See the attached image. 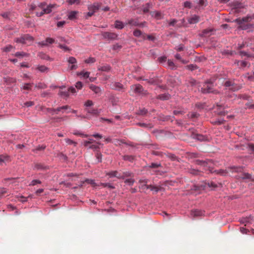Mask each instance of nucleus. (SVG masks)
I'll list each match as a JSON object with an SVG mask.
<instances>
[{"instance_id": "f257e3e1", "label": "nucleus", "mask_w": 254, "mask_h": 254, "mask_svg": "<svg viewBox=\"0 0 254 254\" xmlns=\"http://www.w3.org/2000/svg\"><path fill=\"white\" fill-rule=\"evenodd\" d=\"M48 112L52 114V115H54L55 114H58L59 112H62V113H69L71 112L74 114L76 113V111L74 110H71L69 106H64L59 108H58L57 109H49Z\"/></svg>"}, {"instance_id": "f03ea898", "label": "nucleus", "mask_w": 254, "mask_h": 254, "mask_svg": "<svg viewBox=\"0 0 254 254\" xmlns=\"http://www.w3.org/2000/svg\"><path fill=\"white\" fill-rule=\"evenodd\" d=\"M44 3L41 2L38 4L31 3L28 5L29 10L32 13H35L37 16V12H40L43 8Z\"/></svg>"}, {"instance_id": "7ed1b4c3", "label": "nucleus", "mask_w": 254, "mask_h": 254, "mask_svg": "<svg viewBox=\"0 0 254 254\" xmlns=\"http://www.w3.org/2000/svg\"><path fill=\"white\" fill-rule=\"evenodd\" d=\"M100 7V5L98 3H94L89 5L88 7L89 11L85 15L86 18L92 16L94 13L99 9Z\"/></svg>"}, {"instance_id": "20e7f679", "label": "nucleus", "mask_w": 254, "mask_h": 254, "mask_svg": "<svg viewBox=\"0 0 254 254\" xmlns=\"http://www.w3.org/2000/svg\"><path fill=\"white\" fill-rule=\"evenodd\" d=\"M33 40L34 38L32 36L29 35H25L20 38H16L15 40V41L16 43H21L25 44H30L31 43L33 42Z\"/></svg>"}, {"instance_id": "39448f33", "label": "nucleus", "mask_w": 254, "mask_h": 254, "mask_svg": "<svg viewBox=\"0 0 254 254\" xmlns=\"http://www.w3.org/2000/svg\"><path fill=\"white\" fill-rule=\"evenodd\" d=\"M57 7V5L55 4H50L45 8V4L44 3L43 8L40 12H37V16L40 17L43 15L45 13H50L52 9L55 8Z\"/></svg>"}, {"instance_id": "423d86ee", "label": "nucleus", "mask_w": 254, "mask_h": 254, "mask_svg": "<svg viewBox=\"0 0 254 254\" xmlns=\"http://www.w3.org/2000/svg\"><path fill=\"white\" fill-rule=\"evenodd\" d=\"M68 69L70 70H75L77 68V61L74 57H70L67 59Z\"/></svg>"}, {"instance_id": "0eeeda50", "label": "nucleus", "mask_w": 254, "mask_h": 254, "mask_svg": "<svg viewBox=\"0 0 254 254\" xmlns=\"http://www.w3.org/2000/svg\"><path fill=\"white\" fill-rule=\"evenodd\" d=\"M69 92L73 94H74L76 92L75 89L73 87H71L67 90L65 89V87H64L61 88V90L59 92V94L61 96L67 97L69 95Z\"/></svg>"}, {"instance_id": "6e6552de", "label": "nucleus", "mask_w": 254, "mask_h": 254, "mask_svg": "<svg viewBox=\"0 0 254 254\" xmlns=\"http://www.w3.org/2000/svg\"><path fill=\"white\" fill-rule=\"evenodd\" d=\"M213 85L212 83L209 82H206L203 87L201 88L202 92L204 93H212L214 92L213 90Z\"/></svg>"}, {"instance_id": "1a4fd4ad", "label": "nucleus", "mask_w": 254, "mask_h": 254, "mask_svg": "<svg viewBox=\"0 0 254 254\" xmlns=\"http://www.w3.org/2000/svg\"><path fill=\"white\" fill-rule=\"evenodd\" d=\"M205 212L204 211L198 209L192 210L190 212V216L193 217H197L204 216Z\"/></svg>"}, {"instance_id": "9d476101", "label": "nucleus", "mask_w": 254, "mask_h": 254, "mask_svg": "<svg viewBox=\"0 0 254 254\" xmlns=\"http://www.w3.org/2000/svg\"><path fill=\"white\" fill-rule=\"evenodd\" d=\"M93 143V140L92 139H89L88 140H86L84 141V145L86 147H89L90 148L92 149H97L99 148V144L97 143V144H92Z\"/></svg>"}, {"instance_id": "9b49d317", "label": "nucleus", "mask_w": 254, "mask_h": 254, "mask_svg": "<svg viewBox=\"0 0 254 254\" xmlns=\"http://www.w3.org/2000/svg\"><path fill=\"white\" fill-rule=\"evenodd\" d=\"M102 36L105 39H108L110 40H114L117 39L118 35L115 33H111V32H104L102 34Z\"/></svg>"}, {"instance_id": "f8f14e48", "label": "nucleus", "mask_w": 254, "mask_h": 254, "mask_svg": "<svg viewBox=\"0 0 254 254\" xmlns=\"http://www.w3.org/2000/svg\"><path fill=\"white\" fill-rule=\"evenodd\" d=\"M55 42V40L51 38H47L45 41L41 42L39 43L40 45L42 46H48L50 44H52Z\"/></svg>"}, {"instance_id": "ddd939ff", "label": "nucleus", "mask_w": 254, "mask_h": 254, "mask_svg": "<svg viewBox=\"0 0 254 254\" xmlns=\"http://www.w3.org/2000/svg\"><path fill=\"white\" fill-rule=\"evenodd\" d=\"M253 221H254V217L252 216L243 218L241 220V223L246 224L245 225L249 223L252 224Z\"/></svg>"}, {"instance_id": "4468645a", "label": "nucleus", "mask_w": 254, "mask_h": 254, "mask_svg": "<svg viewBox=\"0 0 254 254\" xmlns=\"http://www.w3.org/2000/svg\"><path fill=\"white\" fill-rule=\"evenodd\" d=\"M131 89L134 90V92L137 93H140L143 90L142 87L139 84L132 85L131 86Z\"/></svg>"}, {"instance_id": "2eb2a0df", "label": "nucleus", "mask_w": 254, "mask_h": 254, "mask_svg": "<svg viewBox=\"0 0 254 254\" xmlns=\"http://www.w3.org/2000/svg\"><path fill=\"white\" fill-rule=\"evenodd\" d=\"M10 161L9 157L7 155H0V164L2 165L3 164Z\"/></svg>"}, {"instance_id": "dca6fc26", "label": "nucleus", "mask_w": 254, "mask_h": 254, "mask_svg": "<svg viewBox=\"0 0 254 254\" xmlns=\"http://www.w3.org/2000/svg\"><path fill=\"white\" fill-rule=\"evenodd\" d=\"M233 6H234L233 9H234V12H240V10H239V9L244 8V6H243L242 4H241L240 3H238L237 2L234 3Z\"/></svg>"}, {"instance_id": "f3484780", "label": "nucleus", "mask_w": 254, "mask_h": 254, "mask_svg": "<svg viewBox=\"0 0 254 254\" xmlns=\"http://www.w3.org/2000/svg\"><path fill=\"white\" fill-rule=\"evenodd\" d=\"M199 21V17L196 15H193L188 19L190 24H195Z\"/></svg>"}, {"instance_id": "a211bd4d", "label": "nucleus", "mask_w": 254, "mask_h": 254, "mask_svg": "<svg viewBox=\"0 0 254 254\" xmlns=\"http://www.w3.org/2000/svg\"><path fill=\"white\" fill-rule=\"evenodd\" d=\"M78 12L77 11H71L68 14V18L70 20H74L76 18Z\"/></svg>"}, {"instance_id": "6ab92c4d", "label": "nucleus", "mask_w": 254, "mask_h": 254, "mask_svg": "<svg viewBox=\"0 0 254 254\" xmlns=\"http://www.w3.org/2000/svg\"><path fill=\"white\" fill-rule=\"evenodd\" d=\"M107 175L109 176L110 177H116L119 179L123 178V176L120 174L118 175V172L117 171H111L108 173Z\"/></svg>"}, {"instance_id": "aec40b11", "label": "nucleus", "mask_w": 254, "mask_h": 254, "mask_svg": "<svg viewBox=\"0 0 254 254\" xmlns=\"http://www.w3.org/2000/svg\"><path fill=\"white\" fill-rule=\"evenodd\" d=\"M78 76H80L83 78H87L89 77L90 72L88 71H81L77 73Z\"/></svg>"}, {"instance_id": "412c9836", "label": "nucleus", "mask_w": 254, "mask_h": 254, "mask_svg": "<svg viewBox=\"0 0 254 254\" xmlns=\"http://www.w3.org/2000/svg\"><path fill=\"white\" fill-rule=\"evenodd\" d=\"M86 111L88 113L96 116H98L100 112V111L98 110L97 109H86Z\"/></svg>"}, {"instance_id": "4be33fe9", "label": "nucleus", "mask_w": 254, "mask_h": 254, "mask_svg": "<svg viewBox=\"0 0 254 254\" xmlns=\"http://www.w3.org/2000/svg\"><path fill=\"white\" fill-rule=\"evenodd\" d=\"M125 26V24L122 21L116 20L115 23V27L118 29H122Z\"/></svg>"}, {"instance_id": "5701e85b", "label": "nucleus", "mask_w": 254, "mask_h": 254, "mask_svg": "<svg viewBox=\"0 0 254 254\" xmlns=\"http://www.w3.org/2000/svg\"><path fill=\"white\" fill-rule=\"evenodd\" d=\"M215 112L219 115H224L225 114V112L224 111V109L223 107L221 106L217 105V109Z\"/></svg>"}, {"instance_id": "b1692460", "label": "nucleus", "mask_w": 254, "mask_h": 254, "mask_svg": "<svg viewBox=\"0 0 254 254\" xmlns=\"http://www.w3.org/2000/svg\"><path fill=\"white\" fill-rule=\"evenodd\" d=\"M213 31L212 28H208L204 30L201 33L202 36H208L211 35V33Z\"/></svg>"}, {"instance_id": "393cba45", "label": "nucleus", "mask_w": 254, "mask_h": 254, "mask_svg": "<svg viewBox=\"0 0 254 254\" xmlns=\"http://www.w3.org/2000/svg\"><path fill=\"white\" fill-rule=\"evenodd\" d=\"M89 88L96 94L100 93L101 91V89L98 86L93 84L90 85Z\"/></svg>"}, {"instance_id": "a878e982", "label": "nucleus", "mask_w": 254, "mask_h": 254, "mask_svg": "<svg viewBox=\"0 0 254 254\" xmlns=\"http://www.w3.org/2000/svg\"><path fill=\"white\" fill-rule=\"evenodd\" d=\"M33 83H25L21 88L22 90L29 91L31 90L32 87H33Z\"/></svg>"}, {"instance_id": "bb28decb", "label": "nucleus", "mask_w": 254, "mask_h": 254, "mask_svg": "<svg viewBox=\"0 0 254 254\" xmlns=\"http://www.w3.org/2000/svg\"><path fill=\"white\" fill-rule=\"evenodd\" d=\"M204 188H206L207 187L211 189H214L217 187V185L213 182H210L208 183H205V185L204 186Z\"/></svg>"}, {"instance_id": "cd10ccee", "label": "nucleus", "mask_w": 254, "mask_h": 254, "mask_svg": "<svg viewBox=\"0 0 254 254\" xmlns=\"http://www.w3.org/2000/svg\"><path fill=\"white\" fill-rule=\"evenodd\" d=\"M152 16L157 19H161L163 17L162 14L159 11H154L152 12Z\"/></svg>"}, {"instance_id": "c85d7f7f", "label": "nucleus", "mask_w": 254, "mask_h": 254, "mask_svg": "<svg viewBox=\"0 0 254 254\" xmlns=\"http://www.w3.org/2000/svg\"><path fill=\"white\" fill-rule=\"evenodd\" d=\"M4 81L7 84H10L16 82V79L12 77H5L4 78Z\"/></svg>"}, {"instance_id": "c756f323", "label": "nucleus", "mask_w": 254, "mask_h": 254, "mask_svg": "<svg viewBox=\"0 0 254 254\" xmlns=\"http://www.w3.org/2000/svg\"><path fill=\"white\" fill-rule=\"evenodd\" d=\"M251 19V17L247 16L245 18H242V19L239 18L236 19V21L239 22L240 24L244 22H248L250 21V19Z\"/></svg>"}, {"instance_id": "7c9ffc66", "label": "nucleus", "mask_w": 254, "mask_h": 254, "mask_svg": "<svg viewBox=\"0 0 254 254\" xmlns=\"http://www.w3.org/2000/svg\"><path fill=\"white\" fill-rule=\"evenodd\" d=\"M15 56L18 58H22L24 57H28L29 54L24 52H17L15 53Z\"/></svg>"}, {"instance_id": "2f4dec72", "label": "nucleus", "mask_w": 254, "mask_h": 254, "mask_svg": "<svg viewBox=\"0 0 254 254\" xmlns=\"http://www.w3.org/2000/svg\"><path fill=\"white\" fill-rule=\"evenodd\" d=\"M152 7V4L150 3H147L143 6L142 10L144 13L148 12L149 9Z\"/></svg>"}, {"instance_id": "473e14b6", "label": "nucleus", "mask_w": 254, "mask_h": 254, "mask_svg": "<svg viewBox=\"0 0 254 254\" xmlns=\"http://www.w3.org/2000/svg\"><path fill=\"white\" fill-rule=\"evenodd\" d=\"M37 69L42 72H47L48 70V68L44 65H40L37 67Z\"/></svg>"}, {"instance_id": "72a5a7b5", "label": "nucleus", "mask_w": 254, "mask_h": 254, "mask_svg": "<svg viewBox=\"0 0 254 254\" xmlns=\"http://www.w3.org/2000/svg\"><path fill=\"white\" fill-rule=\"evenodd\" d=\"M110 69H111V67L108 65H104L103 66L99 67V68H98V69L99 70L105 71H108L110 70Z\"/></svg>"}, {"instance_id": "f704fd0d", "label": "nucleus", "mask_w": 254, "mask_h": 254, "mask_svg": "<svg viewBox=\"0 0 254 254\" xmlns=\"http://www.w3.org/2000/svg\"><path fill=\"white\" fill-rule=\"evenodd\" d=\"M39 56L40 58L44 59V60H50V57L48 55H46L45 54H44L43 53H39Z\"/></svg>"}, {"instance_id": "c9c22d12", "label": "nucleus", "mask_w": 254, "mask_h": 254, "mask_svg": "<svg viewBox=\"0 0 254 254\" xmlns=\"http://www.w3.org/2000/svg\"><path fill=\"white\" fill-rule=\"evenodd\" d=\"M95 59L93 57H89L85 60L84 62L86 64H92L95 62Z\"/></svg>"}, {"instance_id": "e433bc0d", "label": "nucleus", "mask_w": 254, "mask_h": 254, "mask_svg": "<svg viewBox=\"0 0 254 254\" xmlns=\"http://www.w3.org/2000/svg\"><path fill=\"white\" fill-rule=\"evenodd\" d=\"M13 47L10 45H9L5 47H4L3 49H2V50L3 51L5 52H10L12 49H13Z\"/></svg>"}, {"instance_id": "4c0bfd02", "label": "nucleus", "mask_w": 254, "mask_h": 254, "mask_svg": "<svg viewBox=\"0 0 254 254\" xmlns=\"http://www.w3.org/2000/svg\"><path fill=\"white\" fill-rule=\"evenodd\" d=\"M115 88L120 90L123 88V85L119 82H116L115 83Z\"/></svg>"}, {"instance_id": "58836bf2", "label": "nucleus", "mask_w": 254, "mask_h": 254, "mask_svg": "<svg viewBox=\"0 0 254 254\" xmlns=\"http://www.w3.org/2000/svg\"><path fill=\"white\" fill-rule=\"evenodd\" d=\"M245 77L247 78L250 81H254V72L251 75H250L249 73H248L245 75Z\"/></svg>"}, {"instance_id": "ea45409f", "label": "nucleus", "mask_w": 254, "mask_h": 254, "mask_svg": "<svg viewBox=\"0 0 254 254\" xmlns=\"http://www.w3.org/2000/svg\"><path fill=\"white\" fill-rule=\"evenodd\" d=\"M170 95L168 94H164L159 95V98L162 100H168L169 99Z\"/></svg>"}, {"instance_id": "a19ab883", "label": "nucleus", "mask_w": 254, "mask_h": 254, "mask_svg": "<svg viewBox=\"0 0 254 254\" xmlns=\"http://www.w3.org/2000/svg\"><path fill=\"white\" fill-rule=\"evenodd\" d=\"M85 182H87L88 184H91L93 187H96L98 185L95 183L94 180H90V179H86Z\"/></svg>"}, {"instance_id": "79ce46f5", "label": "nucleus", "mask_w": 254, "mask_h": 254, "mask_svg": "<svg viewBox=\"0 0 254 254\" xmlns=\"http://www.w3.org/2000/svg\"><path fill=\"white\" fill-rule=\"evenodd\" d=\"M66 1L70 4L79 3L80 0H66Z\"/></svg>"}, {"instance_id": "37998d69", "label": "nucleus", "mask_w": 254, "mask_h": 254, "mask_svg": "<svg viewBox=\"0 0 254 254\" xmlns=\"http://www.w3.org/2000/svg\"><path fill=\"white\" fill-rule=\"evenodd\" d=\"M93 105V103L91 100H87L84 103V105L86 107H89Z\"/></svg>"}, {"instance_id": "c03bdc74", "label": "nucleus", "mask_w": 254, "mask_h": 254, "mask_svg": "<svg viewBox=\"0 0 254 254\" xmlns=\"http://www.w3.org/2000/svg\"><path fill=\"white\" fill-rule=\"evenodd\" d=\"M133 35L135 37H139L142 35V33L139 30H135L133 32Z\"/></svg>"}, {"instance_id": "a18cd8bd", "label": "nucleus", "mask_w": 254, "mask_h": 254, "mask_svg": "<svg viewBox=\"0 0 254 254\" xmlns=\"http://www.w3.org/2000/svg\"><path fill=\"white\" fill-rule=\"evenodd\" d=\"M147 189H150L151 190L155 191L157 192L159 190V189L157 187L152 186H148L147 187Z\"/></svg>"}, {"instance_id": "49530a36", "label": "nucleus", "mask_w": 254, "mask_h": 254, "mask_svg": "<svg viewBox=\"0 0 254 254\" xmlns=\"http://www.w3.org/2000/svg\"><path fill=\"white\" fill-rule=\"evenodd\" d=\"M83 86V84L80 81H78L76 83V84H75V87L78 89V90H80L82 88Z\"/></svg>"}, {"instance_id": "de8ad7c7", "label": "nucleus", "mask_w": 254, "mask_h": 254, "mask_svg": "<svg viewBox=\"0 0 254 254\" xmlns=\"http://www.w3.org/2000/svg\"><path fill=\"white\" fill-rule=\"evenodd\" d=\"M206 0H199L198 1V4L199 7H202L206 5Z\"/></svg>"}, {"instance_id": "09e8293b", "label": "nucleus", "mask_w": 254, "mask_h": 254, "mask_svg": "<svg viewBox=\"0 0 254 254\" xmlns=\"http://www.w3.org/2000/svg\"><path fill=\"white\" fill-rule=\"evenodd\" d=\"M184 6L186 8H190L191 6V3L190 2L187 1L184 3Z\"/></svg>"}, {"instance_id": "8fccbe9b", "label": "nucleus", "mask_w": 254, "mask_h": 254, "mask_svg": "<svg viewBox=\"0 0 254 254\" xmlns=\"http://www.w3.org/2000/svg\"><path fill=\"white\" fill-rule=\"evenodd\" d=\"M17 198H18V200L22 202H24L27 201V198L24 197L23 196H20Z\"/></svg>"}, {"instance_id": "3c124183", "label": "nucleus", "mask_w": 254, "mask_h": 254, "mask_svg": "<svg viewBox=\"0 0 254 254\" xmlns=\"http://www.w3.org/2000/svg\"><path fill=\"white\" fill-rule=\"evenodd\" d=\"M128 23L129 24H130L132 25H134V26H137L138 25V23L137 22H136V21H134V20H132V19L129 20L128 21Z\"/></svg>"}, {"instance_id": "603ef678", "label": "nucleus", "mask_w": 254, "mask_h": 254, "mask_svg": "<svg viewBox=\"0 0 254 254\" xmlns=\"http://www.w3.org/2000/svg\"><path fill=\"white\" fill-rule=\"evenodd\" d=\"M197 139L199 140H201V141H202V140H205V137L202 135H200V134H197L196 135V137H195Z\"/></svg>"}, {"instance_id": "864d4df0", "label": "nucleus", "mask_w": 254, "mask_h": 254, "mask_svg": "<svg viewBox=\"0 0 254 254\" xmlns=\"http://www.w3.org/2000/svg\"><path fill=\"white\" fill-rule=\"evenodd\" d=\"M175 58H176L177 59H178V60H180L181 61V62H182V63H183V64H185V63H187V62L185 61V60H182V59H181V57L180 55L179 54H176V55H175Z\"/></svg>"}, {"instance_id": "5fc2aeb1", "label": "nucleus", "mask_w": 254, "mask_h": 254, "mask_svg": "<svg viewBox=\"0 0 254 254\" xmlns=\"http://www.w3.org/2000/svg\"><path fill=\"white\" fill-rule=\"evenodd\" d=\"M125 183L128 184L129 185H132L134 183V180L132 179H127Z\"/></svg>"}, {"instance_id": "6e6d98bb", "label": "nucleus", "mask_w": 254, "mask_h": 254, "mask_svg": "<svg viewBox=\"0 0 254 254\" xmlns=\"http://www.w3.org/2000/svg\"><path fill=\"white\" fill-rule=\"evenodd\" d=\"M167 57L165 56L161 57L158 58V61L160 63H162L166 61Z\"/></svg>"}, {"instance_id": "4d7b16f0", "label": "nucleus", "mask_w": 254, "mask_h": 254, "mask_svg": "<svg viewBox=\"0 0 254 254\" xmlns=\"http://www.w3.org/2000/svg\"><path fill=\"white\" fill-rule=\"evenodd\" d=\"M37 184H41V182L38 180H34L31 182L30 185L35 186Z\"/></svg>"}, {"instance_id": "13d9d810", "label": "nucleus", "mask_w": 254, "mask_h": 254, "mask_svg": "<svg viewBox=\"0 0 254 254\" xmlns=\"http://www.w3.org/2000/svg\"><path fill=\"white\" fill-rule=\"evenodd\" d=\"M121 47H122L121 45H119V44H116L113 46V49L114 50H118L120 49L121 48Z\"/></svg>"}, {"instance_id": "bf43d9fd", "label": "nucleus", "mask_w": 254, "mask_h": 254, "mask_svg": "<svg viewBox=\"0 0 254 254\" xmlns=\"http://www.w3.org/2000/svg\"><path fill=\"white\" fill-rule=\"evenodd\" d=\"M217 173L218 174H221L222 175L225 176L227 174V173L226 171V170H220L217 171Z\"/></svg>"}, {"instance_id": "052dcab7", "label": "nucleus", "mask_w": 254, "mask_h": 254, "mask_svg": "<svg viewBox=\"0 0 254 254\" xmlns=\"http://www.w3.org/2000/svg\"><path fill=\"white\" fill-rule=\"evenodd\" d=\"M168 66H170L171 68H174V64L173 62H172V61L168 60Z\"/></svg>"}, {"instance_id": "680f3d73", "label": "nucleus", "mask_w": 254, "mask_h": 254, "mask_svg": "<svg viewBox=\"0 0 254 254\" xmlns=\"http://www.w3.org/2000/svg\"><path fill=\"white\" fill-rule=\"evenodd\" d=\"M238 64H240L241 66L243 67H245L247 65V63L246 61H241L238 63Z\"/></svg>"}, {"instance_id": "e2e57ef3", "label": "nucleus", "mask_w": 254, "mask_h": 254, "mask_svg": "<svg viewBox=\"0 0 254 254\" xmlns=\"http://www.w3.org/2000/svg\"><path fill=\"white\" fill-rule=\"evenodd\" d=\"M59 47H60V48L62 49L63 50H64L65 51H69V48L67 46H66L60 45Z\"/></svg>"}, {"instance_id": "0e129e2a", "label": "nucleus", "mask_w": 254, "mask_h": 254, "mask_svg": "<svg viewBox=\"0 0 254 254\" xmlns=\"http://www.w3.org/2000/svg\"><path fill=\"white\" fill-rule=\"evenodd\" d=\"M65 23V22L64 21H59L57 23V25L58 27H60L63 26Z\"/></svg>"}, {"instance_id": "69168bd1", "label": "nucleus", "mask_w": 254, "mask_h": 254, "mask_svg": "<svg viewBox=\"0 0 254 254\" xmlns=\"http://www.w3.org/2000/svg\"><path fill=\"white\" fill-rule=\"evenodd\" d=\"M34 105V103L32 101L26 102L24 103V105L27 107H30Z\"/></svg>"}, {"instance_id": "338daca9", "label": "nucleus", "mask_w": 254, "mask_h": 254, "mask_svg": "<svg viewBox=\"0 0 254 254\" xmlns=\"http://www.w3.org/2000/svg\"><path fill=\"white\" fill-rule=\"evenodd\" d=\"M36 86L39 88H45L46 87V85L43 83H39L36 85Z\"/></svg>"}, {"instance_id": "774afa93", "label": "nucleus", "mask_w": 254, "mask_h": 254, "mask_svg": "<svg viewBox=\"0 0 254 254\" xmlns=\"http://www.w3.org/2000/svg\"><path fill=\"white\" fill-rule=\"evenodd\" d=\"M176 50L178 51H181L184 50V46L183 45H180L176 48Z\"/></svg>"}]
</instances>
